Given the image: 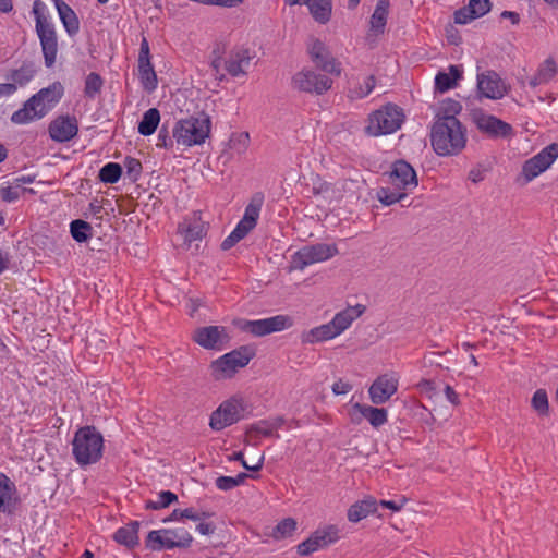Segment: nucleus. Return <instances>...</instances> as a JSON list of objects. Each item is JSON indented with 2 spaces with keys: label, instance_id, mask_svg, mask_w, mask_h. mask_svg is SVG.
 Masks as SVG:
<instances>
[{
  "label": "nucleus",
  "instance_id": "53",
  "mask_svg": "<svg viewBox=\"0 0 558 558\" xmlns=\"http://www.w3.org/2000/svg\"><path fill=\"white\" fill-rule=\"evenodd\" d=\"M174 141L173 135L170 136L167 126L163 124L158 133L157 147L172 148Z\"/></svg>",
  "mask_w": 558,
  "mask_h": 558
},
{
  "label": "nucleus",
  "instance_id": "41",
  "mask_svg": "<svg viewBox=\"0 0 558 558\" xmlns=\"http://www.w3.org/2000/svg\"><path fill=\"white\" fill-rule=\"evenodd\" d=\"M283 418L282 417H275L270 420H262L257 423H254L250 426L248 432L250 433H257L263 436H271L275 430L280 428L283 425Z\"/></svg>",
  "mask_w": 558,
  "mask_h": 558
},
{
  "label": "nucleus",
  "instance_id": "55",
  "mask_svg": "<svg viewBox=\"0 0 558 558\" xmlns=\"http://www.w3.org/2000/svg\"><path fill=\"white\" fill-rule=\"evenodd\" d=\"M318 549L319 548L311 537L298 545V554L300 556H308Z\"/></svg>",
  "mask_w": 558,
  "mask_h": 558
},
{
  "label": "nucleus",
  "instance_id": "39",
  "mask_svg": "<svg viewBox=\"0 0 558 558\" xmlns=\"http://www.w3.org/2000/svg\"><path fill=\"white\" fill-rule=\"evenodd\" d=\"M70 232L76 242L83 243L93 236V227L85 220L75 219L70 223Z\"/></svg>",
  "mask_w": 558,
  "mask_h": 558
},
{
  "label": "nucleus",
  "instance_id": "61",
  "mask_svg": "<svg viewBox=\"0 0 558 558\" xmlns=\"http://www.w3.org/2000/svg\"><path fill=\"white\" fill-rule=\"evenodd\" d=\"M0 194H1L2 199L7 203H12L20 197L19 192L10 186L2 187L0 190Z\"/></svg>",
  "mask_w": 558,
  "mask_h": 558
},
{
  "label": "nucleus",
  "instance_id": "38",
  "mask_svg": "<svg viewBox=\"0 0 558 558\" xmlns=\"http://www.w3.org/2000/svg\"><path fill=\"white\" fill-rule=\"evenodd\" d=\"M462 111V106L459 101L447 98L442 101L437 114L435 121H444L447 122V120H458L457 114H459Z\"/></svg>",
  "mask_w": 558,
  "mask_h": 558
},
{
  "label": "nucleus",
  "instance_id": "36",
  "mask_svg": "<svg viewBox=\"0 0 558 558\" xmlns=\"http://www.w3.org/2000/svg\"><path fill=\"white\" fill-rule=\"evenodd\" d=\"M338 336L331 323L323 324L318 327L312 328L304 337L303 341L308 343L323 342L333 339Z\"/></svg>",
  "mask_w": 558,
  "mask_h": 558
},
{
  "label": "nucleus",
  "instance_id": "28",
  "mask_svg": "<svg viewBox=\"0 0 558 558\" xmlns=\"http://www.w3.org/2000/svg\"><path fill=\"white\" fill-rule=\"evenodd\" d=\"M179 232L184 236L186 242L201 240L206 234L205 223L194 214L191 219H185L179 225Z\"/></svg>",
  "mask_w": 558,
  "mask_h": 558
},
{
  "label": "nucleus",
  "instance_id": "64",
  "mask_svg": "<svg viewBox=\"0 0 558 558\" xmlns=\"http://www.w3.org/2000/svg\"><path fill=\"white\" fill-rule=\"evenodd\" d=\"M196 531L202 535H211L216 531V525L211 522H201L197 524Z\"/></svg>",
  "mask_w": 558,
  "mask_h": 558
},
{
  "label": "nucleus",
  "instance_id": "5",
  "mask_svg": "<svg viewBox=\"0 0 558 558\" xmlns=\"http://www.w3.org/2000/svg\"><path fill=\"white\" fill-rule=\"evenodd\" d=\"M404 114L397 105L388 104L369 116L366 132L373 136L395 133L403 123Z\"/></svg>",
  "mask_w": 558,
  "mask_h": 558
},
{
  "label": "nucleus",
  "instance_id": "8",
  "mask_svg": "<svg viewBox=\"0 0 558 558\" xmlns=\"http://www.w3.org/2000/svg\"><path fill=\"white\" fill-rule=\"evenodd\" d=\"M234 325L240 330L248 332L254 337H264L290 328L293 325V319L289 315L280 314L256 320L238 319L234 322Z\"/></svg>",
  "mask_w": 558,
  "mask_h": 558
},
{
  "label": "nucleus",
  "instance_id": "13",
  "mask_svg": "<svg viewBox=\"0 0 558 558\" xmlns=\"http://www.w3.org/2000/svg\"><path fill=\"white\" fill-rule=\"evenodd\" d=\"M293 88L304 93L320 95L332 86V80L311 70H302L292 77Z\"/></svg>",
  "mask_w": 558,
  "mask_h": 558
},
{
  "label": "nucleus",
  "instance_id": "23",
  "mask_svg": "<svg viewBox=\"0 0 558 558\" xmlns=\"http://www.w3.org/2000/svg\"><path fill=\"white\" fill-rule=\"evenodd\" d=\"M264 201L265 196L262 192L254 193L246 205L244 215L238 226L250 233L257 225Z\"/></svg>",
  "mask_w": 558,
  "mask_h": 558
},
{
  "label": "nucleus",
  "instance_id": "52",
  "mask_svg": "<svg viewBox=\"0 0 558 558\" xmlns=\"http://www.w3.org/2000/svg\"><path fill=\"white\" fill-rule=\"evenodd\" d=\"M248 142L250 135L247 132L234 133L230 137V147L239 153H243L246 150Z\"/></svg>",
  "mask_w": 558,
  "mask_h": 558
},
{
  "label": "nucleus",
  "instance_id": "30",
  "mask_svg": "<svg viewBox=\"0 0 558 558\" xmlns=\"http://www.w3.org/2000/svg\"><path fill=\"white\" fill-rule=\"evenodd\" d=\"M558 68L556 61L549 57L542 62L535 73L530 80L529 85L533 88L549 83L557 74Z\"/></svg>",
  "mask_w": 558,
  "mask_h": 558
},
{
  "label": "nucleus",
  "instance_id": "1",
  "mask_svg": "<svg viewBox=\"0 0 558 558\" xmlns=\"http://www.w3.org/2000/svg\"><path fill=\"white\" fill-rule=\"evenodd\" d=\"M466 128L459 120L435 121L430 130V144L440 157L457 156L466 146Z\"/></svg>",
  "mask_w": 558,
  "mask_h": 558
},
{
  "label": "nucleus",
  "instance_id": "4",
  "mask_svg": "<svg viewBox=\"0 0 558 558\" xmlns=\"http://www.w3.org/2000/svg\"><path fill=\"white\" fill-rule=\"evenodd\" d=\"M104 437L95 426L80 427L72 440V453L80 465L97 463L102 457Z\"/></svg>",
  "mask_w": 558,
  "mask_h": 558
},
{
  "label": "nucleus",
  "instance_id": "2",
  "mask_svg": "<svg viewBox=\"0 0 558 558\" xmlns=\"http://www.w3.org/2000/svg\"><path fill=\"white\" fill-rule=\"evenodd\" d=\"M63 93L64 88L60 82H54L48 87L40 89L26 100L23 108L13 112L11 122L15 124H26L45 117L48 111L60 101Z\"/></svg>",
  "mask_w": 558,
  "mask_h": 558
},
{
  "label": "nucleus",
  "instance_id": "49",
  "mask_svg": "<svg viewBox=\"0 0 558 558\" xmlns=\"http://www.w3.org/2000/svg\"><path fill=\"white\" fill-rule=\"evenodd\" d=\"M532 408L542 416L548 415L549 403L545 389H537L532 397Z\"/></svg>",
  "mask_w": 558,
  "mask_h": 558
},
{
  "label": "nucleus",
  "instance_id": "15",
  "mask_svg": "<svg viewBox=\"0 0 558 558\" xmlns=\"http://www.w3.org/2000/svg\"><path fill=\"white\" fill-rule=\"evenodd\" d=\"M477 89L482 97L494 100L501 99L508 93L506 83L493 70L477 74Z\"/></svg>",
  "mask_w": 558,
  "mask_h": 558
},
{
  "label": "nucleus",
  "instance_id": "40",
  "mask_svg": "<svg viewBox=\"0 0 558 558\" xmlns=\"http://www.w3.org/2000/svg\"><path fill=\"white\" fill-rule=\"evenodd\" d=\"M35 75V70L31 63H23L19 69L10 71L7 75V80L12 81V84L24 86Z\"/></svg>",
  "mask_w": 558,
  "mask_h": 558
},
{
  "label": "nucleus",
  "instance_id": "63",
  "mask_svg": "<svg viewBox=\"0 0 558 558\" xmlns=\"http://www.w3.org/2000/svg\"><path fill=\"white\" fill-rule=\"evenodd\" d=\"M380 506L385 507V508H388L392 511H400L404 504H405V499L402 498L400 499V501H395V500H380Z\"/></svg>",
  "mask_w": 558,
  "mask_h": 558
},
{
  "label": "nucleus",
  "instance_id": "18",
  "mask_svg": "<svg viewBox=\"0 0 558 558\" xmlns=\"http://www.w3.org/2000/svg\"><path fill=\"white\" fill-rule=\"evenodd\" d=\"M390 180L398 189L413 190L417 186L415 170L409 162L402 159L393 162Z\"/></svg>",
  "mask_w": 558,
  "mask_h": 558
},
{
  "label": "nucleus",
  "instance_id": "12",
  "mask_svg": "<svg viewBox=\"0 0 558 558\" xmlns=\"http://www.w3.org/2000/svg\"><path fill=\"white\" fill-rule=\"evenodd\" d=\"M35 29L41 46L45 65L46 68H52L59 50L56 27L52 22H45L38 19Z\"/></svg>",
  "mask_w": 558,
  "mask_h": 558
},
{
  "label": "nucleus",
  "instance_id": "29",
  "mask_svg": "<svg viewBox=\"0 0 558 558\" xmlns=\"http://www.w3.org/2000/svg\"><path fill=\"white\" fill-rule=\"evenodd\" d=\"M377 511V501L373 497L354 502L348 510V520L357 523Z\"/></svg>",
  "mask_w": 558,
  "mask_h": 558
},
{
  "label": "nucleus",
  "instance_id": "59",
  "mask_svg": "<svg viewBox=\"0 0 558 558\" xmlns=\"http://www.w3.org/2000/svg\"><path fill=\"white\" fill-rule=\"evenodd\" d=\"M46 9L45 3L41 0H35L33 3V14L35 16V22L38 24V19L45 22H50L49 19L45 15L44 11Z\"/></svg>",
  "mask_w": 558,
  "mask_h": 558
},
{
  "label": "nucleus",
  "instance_id": "3",
  "mask_svg": "<svg viewBox=\"0 0 558 558\" xmlns=\"http://www.w3.org/2000/svg\"><path fill=\"white\" fill-rule=\"evenodd\" d=\"M210 132L211 120L204 111L178 120L172 129L177 144L184 147L204 144Z\"/></svg>",
  "mask_w": 558,
  "mask_h": 558
},
{
  "label": "nucleus",
  "instance_id": "6",
  "mask_svg": "<svg viewBox=\"0 0 558 558\" xmlns=\"http://www.w3.org/2000/svg\"><path fill=\"white\" fill-rule=\"evenodd\" d=\"M255 352L250 347L233 350L210 364L211 376L216 380L231 378L240 368L245 367L254 357Z\"/></svg>",
  "mask_w": 558,
  "mask_h": 558
},
{
  "label": "nucleus",
  "instance_id": "27",
  "mask_svg": "<svg viewBox=\"0 0 558 558\" xmlns=\"http://www.w3.org/2000/svg\"><path fill=\"white\" fill-rule=\"evenodd\" d=\"M140 522L132 521L129 524L118 529L113 534V539L129 549L135 548L140 544L138 537Z\"/></svg>",
  "mask_w": 558,
  "mask_h": 558
},
{
  "label": "nucleus",
  "instance_id": "14",
  "mask_svg": "<svg viewBox=\"0 0 558 558\" xmlns=\"http://www.w3.org/2000/svg\"><path fill=\"white\" fill-rule=\"evenodd\" d=\"M192 339L207 350H221L229 341V335L223 326H206L196 328Z\"/></svg>",
  "mask_w": 558,
  "mask_h": 558
},
{
  "label": "nucleus",
  "instance_id": "58",
  "mask_svg": "<svg viewBox=\"0 0 558 558\" xmlns=\"http://www.w3.org/2000/svg\"><path fill=\"white\" fill-rule=\"evenodd\" d=\"M216 486L220 490H230L236 487V481L232 476H219L216 478Z\"/></svg>",
  "mask_w": 558,
  "mask_h": 558
},
{
  "label": "nucleus",
  "instance_id": "25",
  "mask_svg": "<svg viewBox=\"0 0 558 558\" xmlns=\"http://www.w3.org/2000/svg\"><path fill=\"white\" fill-rule=\"evenodd\" d=\"M364 305L356 304L355 306H348L347 308L337 313L330 323L337 331L338 336L347 330L352 325V323L364 313Z\"/></svg>",
  "mask_w": 558,
  "mask_h": 558
},
{
  "label": "nucleus",
  "instance_id": "33",
  "mask_svg": "<svg viewBox=\"0 0 558 558\" xmlns=\"http://www.w3.org/2000/svg\"><path fill=\"white\" fill-rule=\"evenodd\" d=\"M137 63L138 77L143 88L148 93L154 92L157 88L158 80L150 60L137 61Z\"/></svg>",
  "mask_w": 558,
  "mask_h": 558
},
{
  "label": "nucleus",
  "instance_id": "62",
  "mask_svg": "<svg viewBox=\"0 0 558 558\" xmlns=\"http://www.w3.org/2000/svg\"><path fill=\"white\" fill-rule=\"evenodd\" d=\"M150 60V49L149 44L146 37L142 38L141 46H140V53H138V60L137 61H147Z\"/></svg>",
  "mask_w": 558,
  "mask_h": 558
},
{
  "label": "nucleus",
  "instance_id": "56",
  "mask_svg": "<svg viewBox=\"0 0 558 558\" xmlns=\"http://www.w3.org/2000/svg\"><path fill=\"white\" fill-rule=\"evenodd\" d=\"M231 459L239 461L244 469L250 470V471H259L263 468V463H264V457H262L258 460L257 464H255L253 466L248 465L246 463V461L244 460V456L241 451L234 452Z\"/></svg>",
  "mask_w": 558,
  "mask_h": 558
},
{
  "label": "nucleus",
  "instance_id": "26",
  "mask_svg": "<svg viewBox=\"0 0 558 558\" xmlns=\"http://www.w3.org/2000/svg\"><path fill=\"white\" fill-rule=\"evenodd\" d=\"M59 17L69 36H75L80 31V20L75 11L63 0H52Z\"/></svg>",
  "mask_w": 558,
  "mask_h": 558
},
{
  "label": "nucleus",
  "instance_id": "35",
  "mask_svg": "<svg viewBox=\"0 0 558 558\" xmlns=\"http://www.w3.org/2000/svg\"><path fill=\"white\" fill-rule=\"evenodd\" d=\"M310 537L319 549L325 548L339 539V529L336 525H328L324 529L316 530Z\"/></svg>",
  "mask_w": 558,
  "mask_h": 558
},
{
  "label": "nucleus",
  "instance_id": "44",
  "mask_svg": "<svg viewBox=\"0 0 558 558\" xmlns=\"http://www.w3.org/2000/svg\"><path fill=\"white\" fill-rule=\"evenodd\" d=\"M376 85V78L374 75H369L365 78L363 84H360L359 86H355L353 88H350L348 92V97L351 100H357L365 98L368 96Z\"/></svg>",
  "mask_w": 558,
  "mask_h": 558
},
{
  "label": "nucleus",
  "instance_id": "54",
  "mask_svg": "<svg viewBox=\"0 0 558 558\" xmlns=\"http://www.w3.org/2000/svg\"><path fill=\"white\" fill-rule=\"evenodd\" d=\"M318 549L319 548L311 537L298 545V554L300 556H308Z\"/></svg>",
  "mask_w": 558,
  "mask_h": 558
},
{
  "label": "nucleus",
  "instance_id": "17",
  "mask_svg": "<svg viewBox=\"0 0 558 558\" xmlns=\"http://www.w3.org/2000/svg\"><path fill=\"white\" fill-rule=\"evenodd\" d=\"M48 131L51 140L65 143L77 135L78 123L75 117L60 116L50 122Z\"/></svg>",
  "mask_w": 558,
  "mask_h": 558
},
{
  "label": "nucleus",
  "instance_id": "11",
  "mask_svg": "<svg viewBox=\"0 0 558 558\" xmlns=\"http://www.w3.org/2000/svg\"><path fill=\"white\" fill-rule=\"evenodd\" d=\"M558 158V143H551L538 154L524 161L521 175L524 183H529L545 172Z\"/></svg>",
  "mask_w": 558,
  "mask_h": 558
},
{
  "label": "nucleus",
  "instance_id": "51",
  "mask_svg": "<svg viewBox=\"0 0 558 558\" xmlns=\"http://www.w3.org/2000/svg\"><path fill=\"white\" fill-rule=\"evenodd\" d=\"M248 232L236 225L235 229L221 243V248L227 251L233 247L239 241L244 239Z\"/></svg>",
  "mask_w": 558,
  "mask_h": 558
},
{
  "label": "nucleus",
  "instance_id": "20",
  "mask_svg": "<svg viewBox=\"0 0 558 558\" xmlns=\"http://www.w3.org/2000/svg\"><path fill=\"white\" fill-rule=\"evenodd\" d=\"M490 9V0H470L468 5L454 12V23L468 24L475 19L484 16Z\"/></svg>",
  "mask_w": 558,
  "mask_h": 558
},
{
  "label": "nucleus",
  "instance_id": "7",
  "mask_svg": "<svg viewBox=\"0 0 558 558\" xmlns=\"http://www.w3.org/2000/svg\"><path fill=\"white\" fill-rule=\"evenodd\" d=\"M193 542L192 535L183 527L150 531L146 547L157 551L162 549L187 548Z\"/></svg>",
  "mask_w": 558,
  "mask_h": 558
},
{
  "label": "nucleus",
  "instance_id": "45",
  "mask_svg": "<svg viewBox=\"0 0 558 558\" xmlns=\"http://www.w3.org/2000/svg\"><path fill=\"white\" fill-rule=\"evenodd\" d=\"M296 530V521L292 518L281 520L271 532V537L276 541L287 538Z\"/></svg>",
  "mask_w": 558,
  "mask_h": 558
},
{
  "label": "nucleus",
  "instance_id": "32",
  "mask_svg": "<svg viewBox=\"0 0 558 558\" xmlns=\"http://www.w3.org/2000/svg\"><path fill=\"white\" fill-rule=\"evenodd\" d=\"M353 409L361 413L365 418H367L373 427H379L384 425L388 420L387 410L384 408H375L355 403Z\"/></svg>",
  "mask_w": 558,
  "mask_h": 558
},
{
  "label": "nucleus",
  "instance_id": "24",
  "mask_svg": "<svg viewBox=\"0 0 558 558\" xmlns=\"http://www.w3.org/2000/svg\"><path fill=\"white\" fill-rule=\"evenodd\" d=\"M17 501L15 484L0 472V512L11 514Z\"/></svg>",
  "mask_w": 558,
  "mask_h": 558
},
{
  "label": "nucleus",
  "instance_id": "42",
  "mask_svg": "<svg viewBox=\"0 0 558 558\" xmlns=\"http://www.w3.org/2000/svg\"><path fill=\"white\" fill-rule=\"evenodd\" d=\"M313 62L323 71L339 76L341 74L340 63L330 54L329 50L326 49L319 58H315Z\"/></svg>",
  "mask_w": 558,
  "mask_h": 558
},
{
  "label": "nucleus",
  "instance_id": "10",
  "mask_svg": "<svg viewBox=\"0 0 558 558\" xmlns=\"http://www.w3.org/2000/svg\"><path fill=\"white\" fill-rule=\"evenodd\" d=\"M245 409L242 399L231 398L211 413L209 426L214 430H221L243 418Z\"/></svg>",
  "mask_w": 558,
  "mask_h": 558
},
{
  "label": "nucleus",
  "instance_id": "57",
  "mask_svg": "<svg viewBox=\"0 0 558 558\" xmlns=\"http://www.w3.org/2000/svg\"><path fill=\"white\" fill-rule=\"evenodd\" d=\"M325 44L319 39H313L312 44L308 46V53L311 56L312 61L315 58H319L322 53L326 50Z\"/></svg>",
  "mask_w": 558,
  "mask_h": 558
},
{
  "label": "nucleus",
  "instance_id": "22",
  "mask_svg": "<svg viewBox=\"0 0 558 558\" xmlns=\"http://www.w3.org/2000/svg\"><path fill=\"white\" fill-rule=\"evenodd\" d=\"M286 4L290 7L306 4L313 19L320 24H326L331 17V0H286Z\"/></svg>",
  "mask_w": 558,
  "mask_h": 558
},
{
  "label": "nucleus",
  "instance_id": "46",
  "mask_svg": "<svg viewBox=\"0 0 558 558\" xmlns=\"http://www.w3.org/2000/svg\"><path fill=\"white\" fill-rule=\"evenodd\" d=\"M104 80L96 72H90L85 78L84 94L87 98L94 99L101 92Z\"/></svg>",
  "mask_w": 558,
  "mask_h": 558
},
{
  "label": "nucleus",
  "instance_id": "50",
  "mask_svg": "<svg viewBox=\"0 0 558 558\" xmlns=\"http://www.w3.org/2000/svg\"><path fill=\"white\" fill-rule=\"evenodd\" d=\"M125 174L131 182H136L142 173V162L133 157H126L124 160Z\"/></svg>",
  "mask_w": 558,
  "mask_h": 558
},
{
  "label": "nucleus",
  "instance_id": "21",
  "mask_svg": "<svg viewBox=\"0 0 558 558\" xmlns=\"http://www.w3.org/2000/svg\"><path fill=\"white\" fill-rule=\"evenodd\" d=\"M252 56L246 48H238L230 51L225 61V69L232 77L246 75V68L250 65Z\"/></svg>",
  "mask_w": 558,
  "mask_h": 558
},
{
  "label": "nucleus",
  "instance_id": "47",
  "mask_svg": "<svg viewBox=\"0 0 558 558\" xmlns=\"http://www.w3.org/2000/svg\"><path fill=\"white\" fill-rule=\"evenodd\" d=\"M407 197L405 192H400L399 190H391L389 187H380L377 191V198L378 201L386 206H390L392 204H396L398 202H401Z\"/></svg>",
  "mask_w": 558,
  "mask_h": 558
},
{
  "label": "nucleus",
  "instance_id": "16",
  "mask_svg": "<svg viewBox=\"0 0 558 558\" xmlns=\"http://www.w3.org/2000/svg\"><path fill=\"white\" fill-rule=\"evenodd\" d=\"M398 390V379L389 374L378 376L368 389L369 399L374 404L387 402Z\"/></svg>",
  "mask_w": 558,
  "mask_h": 558
},
{
  "label": "nucleus",
  "instance_id": "34",
  "mask_svg": "<svg viewBox=\"0 0 558 558\" xmlns=\"http://www.w3.org/2000/svg\"><path fill=\"white\" fill-rule=\"evenodd\" d=\"M389 0H378L371 17V29L376 34H383L387 23Z\"/></svg>",
  "mask_w": 558,
  "mask_h": 558
},
{
  "label": "nucleus",
  "instance_id": "31",
  "mask_svg": "<svg viewBox=\"0 0 558 558\" xmlns=\"http://www.w3.org/2000/svg\"><path fill=\"white\" fill-rule=\"evenodd\" d=\"M462 70L458 65H450L449 72H438L435 77V89L439 93L448 92L457 86L462 77Z\"/></svg>",
  "mask_w": 558,
  "mask_h": 558
},
{
  "label": "nucleus",
  "instance_id": "43",
  "mask_svg": "<svg viewBox=\"0 0 558 558\" xmlns=\"http://www.w3.org/2000/svg\"><path fill=\"white\" fill-rule=\"evenodd\" d=\"M122 175V167L117 162H108L100 170L98 178L102 183L114 184Z\"/></svg>",
  "mask_w": 558,
  "mask_h": 558
},
{
  "label": "nucleus",
  "instance_id": "48",
  "mask_svg": "<svg viewBox=\"0 0 558 558\" xmlns=\"http://www.w3.org/2000/svg\"><path fill=\"white\" fill-rule=\"evenodd\" d=\"M178 500V496L170 490H162L158 495V500H147L145 504V509L147 510H158L166 507H169L172 502Z\"/></svg>",
  "mask_w": 558,
  "mask_h": 558
},
{
  "label": "nucleus",
  "instance_id": "9",
  "mask_svg": "<svg viewBox=\"0 0 558 558\" xmlns=\"http://www.w3.org/2000/svg\"><path fill=\"white\" fill-rule=\"evenodd\" d=\"M339 253L336 244L317 243L304 246L292 257V268L303 270L307 266L328 260Z\"/></svg>",
  "mask_w": 558,
  "mask_h": 558
},
{
  "label": "nucleus",
  "instance_id": "60",
  "mask_svg": "<svg viewBox=\"0 0 558 558\" xmlns=\"http://www.w3.org/2000/svg\"><path fill=\"white\" fill-rule=\"evenodd\" d=\"M331 389L336 396L345 395L351 391L352 385L349 384L348 381L339 379L332 385Z\"/></svg>",
  "mask_w": 558,
  "mask_h": 558
},
{
  "label": "nucleus",
  "instance_id": "37",
  "mask_svg": "<svg viewBox=\"0 0 558 558\" xmlns=\"http://www.w3.org/2000/svg\"><path fill=\"white\" fill-rule=\"evenodd\" d=\"M160 122V113L157 108L148 109L138 123V133L144 136L154 134Z\"/></svg>",
  "mask_w": 558,
  "mask_h": 558
},
{
  "label": "nucleus",
  "instance_id": "19",
  "mask_svg": "<svg viewBox=\"0 0 558 558\" xmlns=\"http://www.w3.org/2000/svg\"><path fill=\"white\" fill-rule=\"evenodd\" d=\"M477 129L490 137H509L512 135V126L495 116L481 114L475 119Z\"/></svg>",
  "mask_w": 558,
  "mask_h": 558
}]
</instances>
